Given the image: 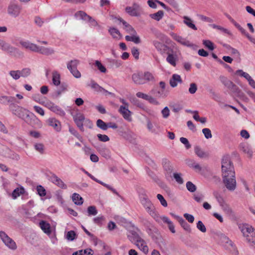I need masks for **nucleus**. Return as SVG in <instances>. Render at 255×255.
I'll use <instances>...</instances> for the list:
<instances>
[{
  "label": "nucleus",
  "mask_w": 255,
  "mask_h": 255,
  "mask_svg": "<svg viewBox=\"0 0 255 255\" xmlns=\"http://www.w3.org/2000/svg\"><path fill=\"white\" fill-rule=\"evenodd\" d=\"M162 117L164 119L167 118L170 114L169 109L167 107H165L161 111Z\"/></svg>",
  "instance_id": "774afa93"
},
{
  "label": "nucleus",
  "mask_w": 255,
  "mask_h": 255,
  "mask_svg": "<svg viewBox=\"0 0 255 255\" xmlns=\"http://www.w3.org/2000/svg\"><path fill=\"white\" fill-rule=\"evenodd\" d=\"M235 175L234 167L230 158L228 156H224L222 161V176L234 177Z\"/></svg>",
  "instance_id": "f03ea898"
},
{
  "label": "nucleus",
  "mask_w": 255,
  "mask_h": 255,
  "mask_svg": "<svg viewBox=\"0 0 255 255\" xmlns=\"http://www.w3.org/2000/svg\"><path fill=\"white\" fill-rule=\"evenodd\" d=\"M48 125L52 127L56 131H59L61 129V124L55 118H50L48 120Z\"/></svg>",
  "instance_id": "4468645a"
},
{
  "label": "nucleus",
  "mask_w": 255,
  "mask_h": 255,
  "mask_svg": "<svg viewBox=\"0 0 255 255\" xmlns=\"http://www.w3.org/2000/svg\"><path fill=\"white\" fill-rule=\"evenodd\" d=\"M143 75L144 76L145 83L148 82L153 81L154 80V76L151 73L149 72H145L144 73H143Z\"/></svg>",
  "instance_id": "79ce46f5"
},
{
  "label": "nucleus",
  "mask_w": 255,
  "mask_h": 255,
  "mask_svg": "<svg viewBox=\"0 0 255 255\" xmlns=\"http://www.w3.org/2000/svg\"><path fill=\"white\" fill-rule=\"evenodd\" d=\"M54 52L55 51L52 48L39 46L37 53H39L45 55H51L54 54Z\"/></svg>",
  "instance_id": "393cba45"
},
{
  "label": "nucleus",
  "mask_w": 255,
  "mask_h": 255,
  "mask_svg": "<svg viewBox=\"0 0 255 255\" xmlns=\"http://www.w3.org/2000/svg\"><path fill=\"white\" fill-rule=\"evenodd\" d=\"M88 216H95L98 213V211L94 206H90L87 209Z\"/></svg>",
  "instance_id": "09e8293b"
},
{
  "label": "nucleus",
  "mask_w": 255,
  "mask_h": 255,
  "mask_svg": "<svg viewBox=\"0 0 255 255\" xmlns=\"http://www.w3.org/2000/svg\"><path fill=\"white\" fill-rule=\"evenodd\" d=\"M80 64V61L78 59H73L69 61L67 63V69H71L72 68H77L78 66Z\"/></svg>",
  "instance_id": "a19ab883"
},
{
  "label": "nucleus",
  "mask_w": 255,
  "mask_h": 255,
  "mask_svg": "<svg viewBox=\"0 0 255 255\" xmlns=\"http://www.w3.org/2000/svg\"><path fill=\"white\" fill-rule=\"evenodd\" d=\"M9 109L12 114L23 120L30 125L35 126L40 124V121L33 113L16 104H10Z\"/></svg>",
  "instance_id": "f257e3e1"
},
{
  "label": "nucleus",
  "mask_w": 255,
  "mask_h": 255,
  "mask_svg": "<svg viewBox=\"0 0 255 255\" xmlns=\"http://www.w3.org/2000/svg\"><path fill=\"white\" fill-rule=\"evenodd\" d=\"M132 80L136 85H142L145 84L144 76L142 72H136L132 75Z\"/></svg>",
  "instance_id": "1a4fd4ad"
},
{
  "label": "nucleus",
  "mask_w": 255,
  "mask_h": 255,
  "mask_svg": "<svg viewBox=\"0 0 255 255\" xmlns=\"http://www.w3.org/2000/svg\"><path fill=\"white\" fill-rule=\"evenodd\" d=\"M220 80L221 82L228 89H233L236 88V86L230 80L224 76H220Z\"/></svg>",
  "instance_id": "6ab92c4d"
},
{
  "label": "nucleus",
  "mask_w": 255,
  "mask_h": 255,
  "mask_svg": "<svg viewBox=\"0 0 255 255\" xmlns=\"http://www.w3.org/2000/svg\"><path fill=\"white\" fill-rule=\"evenodd\" d=\"M176 220L178 221L183 228L189 233L191 232L190 225L181 217H176Z\"/></svg>",
  "instance_id": "c756f323"
},
{
  "label": "nucleus",
  "mask_w": 255,
  "mask_h": 255,
  "mask_svg": "<svg viewBox=\"0 0 255 255\" xmlns=\"http://www.w3.org/2000/svg\"><path fill=\"white\" fill-rule=\"evenodd\" d=\"M197 228L202 233H205L206 232V228L203 222L201 221H199L197 223Z\"/></svg>",
  "instance_id": "680f3d73"
},
{
  "label": "nucleus",
  "mask_w": 255,
  "mask_h": 255,
  "mask_svg": "<svg viewBox=\"0 0 255 255\" xmlns=\"http://www.w3.org/2000/svg\"><path fill=\"white\" fill-rule=\"evenodd\" d=\"M51 181L55 184L56 185L58 186L59 187L63 189H66L67 188V185L64 183V182L59 178L57 175L53 174L50 177Z\"/></svg>",
  "instance_id": "9b49d317"
},
{
  "label": "nucleus",
  "mask_w": 255,
  "mask_h": 255,
  "mask_svg": "<svg viewBox=\"0 0 255 255\" xmlns=\"http://www.w3.org/2000/svg\"><path fill=\"white\" fill-rule=\"evenodd\" d=\"M173 177L174 179H175L176 181L180 184H183V180L181 177V173H174L173 174Z\"/></svg>",
  "instance_id": "bf43d9fd"
},
{
  "label": "nucleus",
  "mask_w": 255,
  "mask_h": 255,
  "mask_svg": "<svg viewBox=\"0 0 255 255\" xmlns=\"http://www.w3.org/2000/svg\"><path fill=\"white\" fill-rule=\"evenodd\" d=\"M0 237L5 245L8 248L12 250L16 249L17 246L15 242L10 238L5 232L0 231Z\"/></svg>",
  "instance_id": "39448f33"
},
{
  "label": "nucleus",
  "mask_w": 255,
  "mask_h": 255,
  "mask_svg": "<svg viewBox=\"0 0 255 255\" xmlns=\"http://www.w3.org/2000/svg\"><path fill=\"white\" fill-rule=\"evenodd\" d=\"M197 90V86L194 83H192L190 84V87L189 88V92L191 94H195Z\"/></svg>",
  "instance_id": "e2e57ef3"
},
{
  "label": "nucleus",
  "mask_w": 255,
  "mask_h": 255,
  "mask_svg": "<svg viewBox=\"0 0 255 255\" xmlns=\"http://www.w3.org/2000/svg\"><path fill=\"white\" fill-rule=\"evenodd\" d=\"M119 112L125 120L128 121H131V112L128 110V108L120 106Z\"/></svg>",
  "instance_id": "f8f14e48"
},
{
  "label": "nucleus",
  "mask_w": 255,
  "mask_h": 255,
  "mask_svg": "<svg viewBox=\"0 0 255 255\" xmlns=\"http://www.w3.org/2000/svg\"><path fill=\"white\" fill-rule=\"evenodd\" d=\"M152 43L156 49L161 53H164L169 48L167 45L157 41L154 40Z\"/></svg>",
  "instance_id": "2eb2a0df"
},
{
  "label": "nucleus",
  "mask_w": 255,
  "mask_h": 255,
  "mask_svg": "<svg viewBox=\"0 0 255 255\" xmlns=\"http://www.w3.org/2000/svg\"><path fill=\"white\" fill-rule=\"evenodd\" d=\"M10 76L15 80H17L20 78L19 70H11L9 72Z\"/></svg>",
  "instance_id": "a18cd8bd"
},
{
  "label": "nucleus",
  "mask_w": 255,
  "mask_h": 255,
  "mask_svg": "<svg viewBox=\"0 0 255 255\" xmlns=\"http://www.w3.org/2000/svg\"><path fill=\"white\" fill-rule=\"evenodd\" d=\"M244 236L247 238L252 237L255 234V230L248 224H244L240 227Z\"/></svg>",
  "instance_id": "0eeeda50"
},
{
  "label": "nucleus",
  "mask_w": 255,
  "mask_h": 255,
  "mask_svg": "<svg viewBox=\"0 0 255 255\" xmlns=\"http://www.w3.org/2000/svg\"><path fill=\"white\" fill-rule=\"evenodd\" d=\"M35 149L41 154H43L44 151V146L42 143H36L34 145Z\"/></svg>",
  "instance_id": "3c124183"
},
{
  "label": "nucleus",
  "mask_w": 255,
  "mask_h": 255,
  "mask_svg": "<svg viewBox=\"0 0 255 255\" xmlns=\"http://www.w3.org/2000/svg\"><path fill=\"white\" fill-rule=\"evenodd\" d=\"M73 120L77 127L82 131H84L83 121L85 120V117L83 114L78 113L73 116Z\"/></svg>",
  "instance_id": "6e6552de"
},
{
  "label": "nucleus",
  "mask_w": 255,
  "mask_h": 255,
  "mask_svg": "<svg viewBox=\"0 0 255 255\" xmlns=\"http://www.w3.org/2000/svg\"><path fill=\"white\" fill-rule=\"evenodd\" d=\"M128 239L133 243H136L138 240L141 239L138 234L135 231H130L129 234L128 235Z\"/></svg>",
  "instance_id": "c85d7f7f"
},
{
  "label": "nucleus",
  "mask_w": 255,
  "mask_h": 255,
  "mask_svg": "<svg viewBox=\"0 0 255 255\" xmlns=\"http://www.w3.org/2000/svg\"><path fill=\"white\" fill-rule=\"evenodd\" d=\"M97 126L104 130H106L107 129V124L105 123L101 119H99L97 121Z\"/></svg>",
  "instance_id": "8fccbe9b"
},
{
  "label": "nucleus",
  "mask_w": 255,
  "mask_h": 255,
  "mask_svg": "<svg viewBox=\"0 0 255 255\" xmlns=\"http://www.w3.org/2000/svg\"><path fill=\"white\" fill-rule=\"evenodd\" d=\"M140 201L144 208L151 206L152 204L146 194H143L140 196Z\"/></svg>",
  "instance_id": "7c9ffc66"
},
{
  "label": "nucleus",
  "mask_w": 255,
  "mask_h": 255,
  "mask_svg": "<svg viewBox=\"0 0 255 255\" xmlns=\"http://www.w3.org/2000/svg\"><path fill=\"white\" fill-rule=\"evenodd\" d=\"M68 69L75 78H80L81 77V73L78 71L77 68H72Z\"/></svg>",
  "instance_id": "de8ad7c7"
},
{
  "label": "nucleus",
  "mask_w": 255,
  "mask_h": 255,
  "mask_svg": "<svg viewBox=\"0 0 255 255\" xmlns=\"http://www.w3.org/2000/svg\"><path fill=\"white\" fill-rule=\"evenodd\" d=\"M223 183L226 188L231 191H234L236 188L237 182L235 175L234 177L228 175V176H222Z\"/></svg>",
  "instance_id": "20e7f679"
},
{
  "label": "nucleus",
  "mask_w": 255,
  "mask_h": 255,
  "mask_svg": "<svg viewBox=\"0 0 255 255\" xmlns=\"http://www.w3.org/2000/svg\"><path fill=\"white\" fill-rule=\"evenodd\" d=\"M45 106L50 110L61 117L64 116L65 115V112L61 108L51 102H46Z\"/></svg>",
  "instance_id": "423d86ee"
},
{
  "label": "nucleus",
  "mask_w": 255,
  "mask_h": 255,
  "mask_svg": "<svg viewBox=\"0 0 255 255\" xmlns=\"http://www.w3.org/2000/svg\"><path fill=\"white\" fill-rule=\"evenodd\" d=\"M72 199L76 205H81L83 203V199L79 194L76 193L73 194Z\"/></svg>",
  "instance_id": "72a5a7b5"
},
{
  "label": "nucleus",
  "mask_w": 255,
  "mask_h": 255,
  "mask_svg": "<svg viewBox=\"0 0 255 255\" xmlns=\"http://www.w3.org/2000/svg\"><path fill=\"white\" fill-rule=\"evenodd\" d=\"M22 7L16 1H11L7 7V14L13 18L18 17L22 11Z\"/></svg>",
  "instance_id": "7ed1b4c3"
},
{
  "label": "nucleus",
  "mask_w": 255,
  "mask_h": 255,
  "mask_svg": "<svg viewBox=\"0 0 255 255\" xmlns=\"http://www.w3.org/2000/svg\"><path fill=\"white\" fill-rule=\"evenodd\" d=\"M237 74H240L241 77H244L249 82V84L254 89H255V81L252 77L247 73L244 72L242 70H238Z\"/></svg>",
  "instance_id": "9d476101"
},
{
  "label": "nucleus",
  "mask_w": 255,
  "mask_h": 255,
  "mask_svg": "<svg viewBox=\"0 0 255 255\" xmlns=\"http://www.w3.org/2000/svg\"><path fill=\"white\" fill-rule=\"evenodd\" d=\"M74 17L79 19L85 21H88L90 15H88L85 11L79 10L74 14Z\"/></svg>",
  "instance_id": "5701e85b"
},
{
  "label": "nucleus",
  "mask_w": 255,
  "mask_h": 255,
  "mask_svg": "<svg viewBox=\"0 0 255 255\" xmlns=\"http://www.w3.org/2000/svg\"><path fill=\"white\" fill-rule=\"evenodd\" d=\"M37 191L39 196L42 197L46 195V192L45 189L41 185L37 186Z\"/></svg>",
  "instance_id": "13d9d810"
},
{
  "label": "nucleus",
  "mask_w": 255,
  "mask_h": 255,
  "mask_svg": "<svg viewBox=\"0 0 255 255\" xmlns=\"http://www.w3.org/2000/svg\"><path fill=\"white\" fill-rule=\"evenodd\" d=\"M224 212L229 216L234 217L235 213L230 206L226 203L221 206Z\"/></svg>",
  "instance_id": "bb28decb"
},
{
  "label": "nucleus",
  "mask_w": 255,
  "mask_h": 255,
  "mask_svg": "<svg viewBox=\"0 0 255 255\" xmlns=\"http://www.w3.org/2000/svg\"><path fill=\"white\" fill-rule=\"evenodd\" d=\"M24 192L25 191L23 187H21L20 188H16L13 191L12 193V197L13 199H15L20 195L23 194Z\"/></svg>",
  "instance_id": "c9c22d12"
},
{
  "label": "nucleus",
  "mask_w": 255,
  "mask_h": 255,
  "mask_svg": "<svg viewBox=\"0 0 255 255\" xmlns=\"http://www.w3.org/2000/svg\"><path fill=\"white\" fill-rule=\"evenodd\" d=\"M126 11L130 15L132 16H137L139 15V12L134 10V9L132 6H127L126 8Z\"/></svg>",
  "instance_id": "37998d69"
},
{
  "label": "nucleus",
  "mask_w": 255,
  "mask_h": 255,
  "mask_svg": "<svg viewBox=\"0 0 255 255\" xmlns=\"http://www.w3.org/2000/svg\"><path fill=\"white\" fill-rule=\"evenodd\" d=\"M125 38L127 41H132L135 44H138L141 42L139 37L136 35V34H133L132 36L127 35Z\"/></svg>",
  "instance_id": "4c0bfd02"
},
{
  "label": "nucleus",
  "mask_w": 255,
  "mask_h": 255,
  "mask_svg": "<svg viewBox=\"0 0 255 255\" xmlns=\"http://www.w3.org/2000/svg\"><path fill=\"white\" fill-rule=\"evenodd\" d=\"M172 35L174 40H175L179 43H181V44L187 46H191V44H190V42L188 40H186L182 36L178 35L174 33H173Z\"/></svg>",
  "instance_id": "4be33fe9"
},
{
  "label": "nucleus",
  "mask_w": 255,
  "mask_h": 255,
  "mask_svg": "<svg viewBox=\"0 0 255 255\" xmlns=\"http://www.w3.org/2000/svg\"><path fill=\"white\" fill-rule=\"evenodd\" d=\"M94 64L101 72L105 73L107 72L106 67L102 64L100 61L96 60Z\"/></svg>",
  "instance_id": "c03bdc74"
},
{
  "label": "nucleus",
  "mask_w": 255,
  "mask_h": 255,
  "mask_svg": "<svg viewBox=\"0 0 255 255\" xmlns=\"http://www.w3.org/2000/svg\"><path fill=\"white\" fill-rule=\"evenodd\" d=\"M220 241L223 245L227 247H233V242L226 236L222 234L220 237Z\"/></svg>",
  "instance_id": "cd10ccee"
},
{
  "label": "nucleus",
  "mask_w": 255,
  "mask_h": 255,
  "mask_svg": "<svg viewBox=\"0 0 255 255\" xmlns=\"http://www.w3.org/2000/svg\"><path fill=\"white\" fill-rule=\"evenodd\" d=\"M135 245L144 254H146L148 253V247L146 246V243L143 239H141L140 240H138V242L135 243Z\"/></svg>",
  "instance_id": "aec40b11"
},
{
  "label": "nucleus",
  "mask_w": 255,
  "mask_h": 255,
  "mask_svg": "<svg viewBox=\"0 0 255 255\" xmlns=\"http://www.w3.org/2000/svg\"><path fill=\"white\" fill-rule=\"evenodd\" d=\"M157 198L159 200V201L160 202V204L163 206V207H167V203L166 201L164 198L163 196L160 194H158L157 195Z\"/></svg>",
  "instance_id": "0e129e2a"
},
{
  "label": "nucleus",
  "mask_w": 255,
  "mask_h": 255,
  "mask_svg": "<svg viewBox=\"0 0 255 255\" xmlns=\"http://www.w3.org/2000/svg\"><path fill=\"white\" fill-rule=\"evenodd\" d=\"M91 87L92 88L94 89L95 91L99 92H105L109 95H112L111 92L105 90L104 88L99 85L97 83H96L94 81L92 80L91 81Z\"/></svg>",
  "instance_id": "412c9836"
},
{
  "label": "nucleus",
  "mask_w": 255,
  "mask_h": 255,
  "mask_svg": "<svg viewBox=\"0 0 255 255\" xmlns=\"http://www.w3.org/2000/svg\"><path fill=\"white\" fill-rule=\"evenodd\" d=\"M183 22L187 26L195 30H196L197 29L195 25L192 23V20L190 18L187 16H184L183 17Z\"/></svg>",
  "instance_id": "58836bf2"
},
{
  "label": "nucleus",
  "mask_w": 255,
  "mask_h": 255,
  "mask_svg": "<svg viewBox=\"0 0 255 255\" xmlns=\"http://www.w3.org/2000/svg\"><path fill=\"white\" fill-rule=\"evenodd\" d=\"M166 57V61L173 67L176 66V62L178 61V56L176 54H174L172 50V53H168Z\"/></svg>",
  "instance_id": "ddd939ff"
},
{
  "label": "nucleus",
  "mask_w": 255,
  "mask_h": 255,
  "mask_svg": "<svg viewBox=\"0 0 255 255\" xmlns=\"http://www.w3.org/2000/svg\"><path fill=\"white\" fill-rule=\"evenodd\" d=\"M52 83L55 86L60 84V75L57 71H53L52 73Z\"/></svg>",
  "instance_id": "f704fd0d"
},
{
  "label": "nucleus",
  "mask_w": 255,
  "mask_h": 255,
  "mask_svg": "<svg viewBox=\"0 0 255 255\" xmlns=\"http://www.w3.org/2000/svg\"><path fill=\"white\" fill-rule=\"evenodd\" d=\"M204 45L210 50H213L214 49V44L212 42L209 40H204L203 41Z\"/></svg>",
  "instance_id": "5fc2aeb1"
},
{
  "label": "nucleus",
  "mask_w": 255,
  "mask_h": 255,
  "mask_svg": "<svg viewBox=\"0 0 255 255\" xmlns=\"http://www.w3.org/2000/svg\"><path fill=\"white\" fill-rule=\"evenodd\" d=\"M164 15V12L162 10H159L157 12L149 14V17L156 21L161 20Z\"/></svg>",
  "instance_id": "e433bc0d"
},
{
  "label": "nucleus",
  "mask_w": 255,
  "mask_h": 255,
  "mask_svg": "<svg viewBox=\"0 0 255 255\" xmlns=\"http://www.w3.org/2000/svg\"><path fill=\"white\" fill-rule=\"evenodd\" d=\"M182 82L180 76L177 74H173L169 81L170 86L173 88L177 86L178 83H181Z\"/></svg>",
  "instance_id": "a211bd4d"
},
{
  "label": "nucleus",
  "mask_w": 255,
  "mask_h": 255,
  "mask_svg": "<svg viewBox=\"0 0 255 255\" xmlns=\"http://www.w3.org/2000/svg\"><path fill=\"white\" fill-rule=\"evenodd\" d=\"M194 151L195 154L201 158H207L209 156L208 153L204 151L199 146H196L194 147Z\"/></svg>",
  "instance_id": "a878e982"
},
{
  "label": "nucleus",
  "mask_w": 255,
  "mask_h": 255,
  "mask_svg": "<svg viewBox=\"0 0 255 255\" xmlns=\"http://www.w3.org/2000/svg\"><path fill=\"white\" fill-rule=\"evenodd\" d=\"M20 77L27 78L30 75L31 70L29 68H24L19 70Z\"/></svg>",
  "instance_id": "ea45409f"
},
{
  "label": "nucleus",
  "mask_w": 255,
  "mask_h": 255,
  "mask_svg": "<svg viewBox=\"0 0 255 255\" xmlns=\"http://www.w3.org/2000/svg\"><path fill=\"white\" fill-rule=\"evenodd\" d=\"M8 152L10 153V150L8 148L4 146H0V155L7 157Z\"/></svg>",
  "instance_id": "49530a36"
},
{
  "label": "nucleus",
  "mask_w": 255,
  "mask_h": 255,
  "mask_svg": "<svg viewBox=\"0 0 255 255\" xmlns=\"http://www.w3.org/2000/svg\"><path fill=\"white\" fill-rule=\"evenodd\" d=\"M124 29L126 30V31L131 34H136V31L134 30V29L129 24L126 25V27H124Z\"/></svg>",
  "instance_id": "69168bd1"
},
{
  "label": "nucleus",
  "mask_w": 255,
  "mask_h": 255,
  "mask_svg": "<svg viewBox=\"0 0 255 255\" xmlns=\"http://www.w3.org/2000/svg\"><path fill=\"white\" fill-rule=\"evenodd\" d=\"M0 48L3 51L8 53H12L14 51V48L11 46L10 44L3 41V42L1 43V46Z\"/></svg>",
  "instance_id": "2f4dec72"
},
{
  "label": "nucleus",
  "mask_w": 255,
  "mask_h": 255,
  "mask_svg": "<svg viewBox=\"0 0 255 255\" xmlns=\"http://www.w3.org/2000/svg\"><path fill=\"white\" fill-rule=\"evenodd\" d=\"M186 188L191 192H195L197 189L196 186L191 181H188L186 183Z\"/></svg>",
  "instance_id": "864d4df0"
},
{
  "label": "nucleus",
  "mask_w": 255,
  "mask_h": 255,
  "mask_svg": "<svg viewBox=\"0 0 255 255\" xmlns=\"http://www.w3.org/2000/svg\"><path fill=\"white\" fill-rule=\"evenodd\" d=\"M76 233L74 231H70L68 232L66 235V239L70 241H73L76 237Z\"/></svg>",
  "instance_id": "4d7b16f0"
},
{
  "label": "nucleus",
  "mask_w": 255,
  "mask_h": 255,
  "mask_svg": "<svg viewBox=\"0 0 255 255\" xmlns=\"http://www.w3.org/2000/svg\"><path fill=\"white\" fill-rule=\"evenodd\" d=\"M144 208L146 211L155 220H157L158 219L159 216L153 204H151V206L146 207Z\"/></svg>",
  "instance_id": "f3484780"
},
{
  "label": "nucleus",
  "mask_w": 255,
  "mask_h": 255,
  "mask_svg": "<svg viewBox=\"0 0 255 255\" xmlns=\"http://www.w3.org/2000/svg\"><path fill=\"white\" fill-rule=\"evenodd\" d=\"M202 132L207 139L211 138L212 137L211 130L208 128H205L202 129Z\"/></svg>",
  "instance_id": "052dcab7"
},
{
  "label": "nucleus",
  "mask_w": 255,
  "mask_h": 255,
  "mask_svg": "<svg viewBox=\"0 0 255 255\" xmlns=\"http://www.w3.org/2000/svg\"><path fill=\"white\" fill-rule=\"evenodd\" d=\"M164 169L168 172H171L173 170V167L168 161H165L163 164Z\"/></svg>",
  "instance_id": "6e6d98bb"
},
{
  "label": "nucleus",
  "mask_w": 255,
  "mask_h": 255,
  "mask_svg": "<svg viewBox=\"0 0 255 255\" xmlns=\"http://www.w3.org/2000/svg\"><path fill=\"white\" fill-rule=\"evenodd\" d=\"M180 141L181 143L185 145L186 149H189L191 147V145L190 144L188 140L186 138L181 137L180 138Z\"/></svg>",
  "instance_id": "338daca9"
},
{
  "label": "nucleus",
  "mask_w": 255,
  "mask_h": 255,
  "mask_svg": "<svg viewBox=\"0 0 255 255\" xmlns=\"http://www.w3.org/2000/svg\"><path fill=\"white\" fill-rule=\"evenodd\" d=\"M212 26L213 28L218 29L224 33L228 34L229 35H232V33L228 29L225 28L220 25H217L214 24H212Z\"/></svg>",
  "instance_id": "603ef678"
},
{
  "label": "nucleus",
  "mask_w": 255,
  "mask_h": 255,
  "mask_svg": "<svg viewBox=\"0 0 255 255\" xmlns=\"http://www.w3.org/2000/svg\"><path fill=\"white\" fill-rule=\"evenodd\" d=\"M74 17L79 19L85 21H88L90 15H88L85 11L79 10L74 14Z\"/></svg>",
  "instance_id": "b1692460"
},
{
  "label": "nucleus",
  "mask_w": 255,
  "mask_h": 255,
  "mask_svg": "<svg viewBox=\"0 0 255 255\" xmlns=\"http://www.w3.org/2000/svg\"><path fill=\"white\" fill-rule=\"evenodd\" d=\"M109 32L114 38L120 39L122 36L120 31L115 27H110Z\"/></svg>",
  "instance_id": "473e14b6"
},
{
  "label": "nucleus",
  "mask_w": 255,
  "mask_h": 255,
  "mask_svg": "<svg viewBox=\"0 0 255 255\" xmlns=\"http://www.w3.org/2000/svg\"><path fill=\"white\" fill-rule=\"evenodd\" d=\"M39 226L41 230L46 234L50 235L51 230L50 225L45 221H41L39 222Z\"/></svg>",
  "instance_id": "dca6fc26"
}]
</instances>
